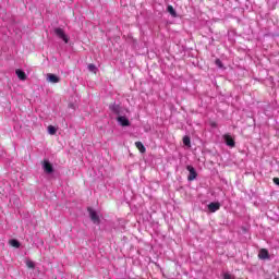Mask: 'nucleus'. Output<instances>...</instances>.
<instances>
[{
    "instance_id": "nucleus-1",
    "label": "nucleus",
    "mask_w": 279,
    "mask_h": 279,
    "mask_svg": "<svg viewBox=\"0 0 279 279\" xmlns=\"http://www.w3.org/2000/svg\"><path fill=\"white\" fill-rule=\"evenodd\" d=\"M87 210L89 213V219H92L93 223H95L96 226H99V223H101V219L99 218V215L97 214V211H95L90 207H88Z\"/></svg>"
},
{
    "instance_id": "nucleus-2",
    "label": "nucleus",
    "mask_w": 279,
    "mask_h": 279,
    "mask_svg": "<svg viewBox=\"0 0 279 279\" xmlns=\"http://www.w3.org/2000/svg\"><path fill=\"white\" fill-rule=\"evenodd\" d=\"M54 34L58 38L63 40V43H65V44L69 43V36L66 35V33H64V29L57 27V28H54Z\"/></svg>"
},
{
    "instance_id": "nucleus-3",
    "label": "nucleus",
    "mask_w": 279,
    "mask_h": 279,
    "mask_svg": "<svg viewBox=\"0 0 279 279\" xmlns=\"http://www.w3.org/2000/svg\"><path fill=\"white\" fill-rule=\"evenodd\" d=\"M43 169L48 175H51V173H53V165H51V162H49V160L47 159H45L43 162Z\"/></svg>"
},
{
    "instance_id": "nucleus-4",
    "label": "nucleus",
    "mask_w": 279,
    "mask_h": 279,
    "mask_svg": "<svg viewBox=\"0 0 279 279\" xmlns=\"http://www.w3.org/2000/svg\"><path fill=\"white\" fill-rule=\"evenodd\" d=\"M186 170L189 171L187 180L189 182H193L197 178V171H195V168L193 166H187Z\"/></svg>"
},
{
    "instance_id": "nucleus-5",
    "label": "nucleus",
    "mask_w": 279,
    "mask_h": 279,
    "mask_svg": "<svg viewBox=\"0 0 279 279\" xmlns=\"http://www.w3.org/2000/svg\"><path fill=\"white\" fill-rule=\"evenodd\" d=\"M222 138H223V141H225V143H226V145H227L228 147H234V146H235V142H234V138H232V135H230V134H225V135L222 136Z\"/></svg>"
},
{
    "instance_id": "nucleus-6",
    "label": "nucleus",
    "mask_w": 279,
    "mask_h": 279,
    "mask_svg": "<svg viewBox=\"0 0 279 279\" xmlns=\"http://www.w3.org/2000/svg\"><path fill=\"white\" fill-rule=\"evenodd\" d=\"M117 121L122 125V128L130 126V120L125 116H119L117 118Z\"/></svg>"
},
{
    "instance_id": "nucleus-7",
    "label": "nucleus",
    "mask_w": 279,
    "mask_h": 279,
    "mask_svg": "<svg viewBox=\"0 0 279 279\" xmlns=\"http://www.w3.org/2000/svg\"><path fill=\"white\" fill-rule=\"evenodd\" d=\"M47 82H50V84H58L60 82V77L56 74H47Z\"/></svg>"
},
{
    "instance_id": "nucleus-8",
    "label": "nucleus",
    "mask_w": 279,
    "mask_h": 279,
    "mask_svg": "<svg viewBox=\"0 0 279 279\" xmlns=\"http://www.w3.org/2000/svg\"><path fill=\"white\" fill-rule=\"evenodd\" d=\"M258 258H260V260L269 259V251H267L266 248H262L258 253Z\"/></svg>"
},
{
    "instance_id": "nucleus-9",
    "label": "nucleus",
    "mask_w": 279,
    "mask_h": 279,
    "mask_svg": "<svg viewBox=\"0 0 279 279\" xmlns=\"http://www.w3.org/2000/svg\"><path fill=\"white\" fill-rule=\"evenodd\" d=\"M219 208H221V204L220 203H210L208 205V210L209 213H217V210H219Z\"/></svg>"
},
{
    "instance_id": "nucleus-10",
    "label": "nucleus",
    "mask_w": 279,
    "mask_h": 279,
    "mask_svg": "<svg viewBox=\"0 0 279 279\" xmlns=\"http://www.w3.org/2000/svg\"><path fill=\"white\" fill-rule=\"evenodd\" d=\"M109 108H110L111 112H113L114 114H121V106L110 105Z\"/></svg>"
},
{
    "instance_id": "nucleus-11",
    "label": "nucleus",
    "mask_w": 279,
    "mask_h": 279,
    "mask_svg": "<svg viewBox=\"0 0 279 279\" xmlns=\"http://www.w3.org/2000/svg\"><path fill=\"white\" fill-rule=\"evenodd\" d=\"M15 73H16L19 80H22V81L27 80V75L23 72V70H16Z\"/></svg>"
},
{
    "instance_id": "nucleus-12",
    "label": "nucleus",
    "mask_w": 279,
    "mask_h": 279,
    "mask_svg": "<svg viewBox=\"0 0 279 279\" xmlns=\"http://www.w3.org/2000/svg\"><path fill=\"white\" fill-rule=\"evenodd\" d=\"M135 146L138 148L141 154H145L146 149L142 142H135Z\"/></svg>"
},
{
    "instance_id": "nucleus-13",
    "label": "nucleus",
    "mask_w": 279,
    "mask_h": 279,
    "mask_svg": "<svg viewBox=\"0 0 279 279\" xmlns=\"http://www.w3.org/2000/svg\"><path fill=\"white\" fill-rule=\"evenodd\" d=\"M169 14H171L173 16V19H175V16H178V13L175 12V9H173V5H168L167 8Z\"/></svg>"
},
{
    "instance_id": "nucleus-14",
    "label": "nucleus",
    "mask_w": 279,
    "mask_h": 279,
    "mask_svg": "<svg viewBox=\"0 0 279 279\" xmlns=\"http://www.w3.org/2000/svg\"><path fill=\"white\" fill-rule=\"evenodd\" d=\"M56 132H58V130L56 129V126L53 125H49L48 126V134H50L51 136H53L56 134Z\"/></svg>"
},
{
    "instance_id": "nucleus-15",
    "label": "nucleus",
    "mask_w": 279,
    "mask_h": 279,
    "mask_svg": "<svg viewBox=\"0 0 279 279\" xmlns=\"http://www.w3.org/2000/svg\"><path fill=\"white\" fill-rule=\"evenodd\" d=\"M10 245H12V247H21V242H19V240H10Z\"/></svg>"
},
{
    "instance_id": "nucleus-16",
    "label": "nucleus",
    "mask_w": 279,
    "mask_h": 279,
    "mask_svg": "<svg viewBox=\"0 0 279 279\" xmlns=\"http://www.w3.org/2000/svg\"><path fill=\"white\" fill-rule=\"evenodd\" d=\"M88 71H90V73H97V66L93 63L87 65Z\"/></svg>"
},
{
    "instance_id": "nucleus-17",
    "label": "nucleus",
    "mask_w": 279,
    "mask_h": 279,
    "mask_svg": "<svg viewBox=\"0 0 279 279\" xmlns=\"http://www.w3.org/2000/svg\"><path fill=\"white\" fill-rule=\"evenodd\" d=\"M183 144L186 146V147H191V138L189 136H184L183 137Z\"/></svg>"
},
{
    "instance_id": "nucleus-18",
    "label": "nucleus",
    "mask_w": 279,
    "mask_h": 279,
    "mask_svg": "<svg viewBox=\"0 0 279 279\" xmlns=\"http://www.w3.org/2000/svg\"><path fill=\"white\" fill-rule=\"evenodd\" d=\"M26 267H28V269H34L36 267V265L34 264V262L27 260L26 262Z\"/></svg>"
},
{
    "instance_id": "nucleus-19",
    "label": "nucleus",
    "mask_w": 279,
    "mask_h": 279,
    "mask_svg": "<svg viewBox=\"0 0 279 279\" xmlns=\"http://www.w3.org/2000/svg\"><path fill=\"white\" fill-rule=\"evenodd\" d=\"M223 279H234V276H232L230 272H225Z\"/></svg>"
},
{
    "instance_id": "nucleus-20",
    "label": "nucleus",
    "mask_w": 279,
    "mask_h": 279,
    "mask_svg": "<svg viewBox=\"0 0 279 279\" xmlns=\"http://www.w3.org/2000/svg\"><path fill=\"white\" fill-rule=\"evenodd\" d=\"M216 65H218L219 69H223V63L219 59L216 60Z\"/></svg>"
},
{
    "instance_id": "nucleus-21",
    "label": "nucleus",
    "mask_w": 279,
    "mask_h": 279,
    "mask_svg": "<svg viewBox=\"0 0 279 279\" xmlns=\"http://www.w3.org/2000/svg\"><path fill=\"white\" fill-rule=\"evenodd\" d=\"M274 182L277 184V186H279V178H274Z\"/></svg>"
}]
</instances>
